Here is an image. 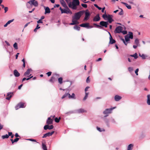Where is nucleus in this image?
I'll return each mask as SVG.
<instances>
[{"label": "nucleus", "instance_id": "f257e3e1", "mask_svg": "<svg viewBox=\"0 0 150 150\" xmlns=\"http://www.w3.org/2000/svg\"><path fill=\"white\" fill-rule=\"evenodd\" d=\"M83 14V12L82 11H80L75 13L74 16L72 17V23H69V25H72L79 24V23L78 20Z\"/></svg>", "mask_w": 150, "mask_h": 150}, {"label": "nucleus", "instance_id": "f03ea898", "mask_svg": "<svg viewBox=\"0 0 150 150\" xmlns=\"http://www.w3.org/2000/svg\"><path fill=\"white\" fill-rule=\"evenodd\" d=\"M133 34L131 32H129V34L125 36V40L122 38H120V40L123 42L124 44L127 46L128 43H129V41L130 39L133 38Z\"/></svg>", "mask_w": 150, "mask_h": 150}, {"label": "nucleus", "instance_id": "7ed1b4c3", "mask_svg": "<svg viewBox=\"0 0 150 150\" xmlns=\"http://www.w3.org/2000/svg\"><path fill=\"white\" fill-rule=\"evenodd\" d=\"M80 2L79 0H73L72 2H70L68 5L69 7L73 9H76V6L79 5Z\"/></svg>", "mask_w": 150, "mask_h": 150}, {"label": "nucleus", "instance_id": "20e7f679", "mask_svg": "<svg viewBox=\"0 0 150 150\" xmlns=\"http://www.w3.org/2000/svg\"><path fill=\"white\" fill-rule=\"evenodd\" d=\"M38 4V2L35 0H30L27 2L26 5L27 7L28 8H32V6L33 5L35 7H37Z\"/></svg>", "mask_w": 150, "mask_h": 150}, {"label": "nucleus", "instance_id": "39448f33", "mask_svg": "<svg viewBox=\"0 0 150 150\" xmlns=\"http://www.w3.org/2000/svg\"><path fill=\"white\" fill-rule=\"evenodd\" d=\"M102 17L105 20H108L109 23H111L113 21L112 19L113 16L111 15H107L105 11L104 14L103 15Z\"/></svg>", "mask_w": 150, "mask_h": 150}, {"label": "nucleus", "instance_id": "423d86ee", "mask_svg": "<svg viewBox=\"0 0 150 150\" xmlns=\"http://www.w3.org/2000/svg\"><path fill=\"white\" fill-rule=\"evenodd\" d=\"M66 9H63V10L61 13H66L67 14H69L70 15L72 14V12L67 6V7H65Z\"/></svg>", "mask_w": 150, "mask_h": 150}, {"label": "nucleus", "instance_id": "0eeeda50", "mask_svg": "<svg viewBox=\"0 0 150 150\" xmlns=\"http://www.w3.org/2000/svg\"><path fill=\"white\" fill-rule=\"evenodd\" d=\"M115 108V107H114L112 108L106 109L103 112V113L105 115H106V116H108L107 114L111 113L112 112V110Z\"/></svg>", "mask_w": 150, "mask_h": 150}, {"label": "nucleus", "instance_id": "6e6552de", "mask_svg": "<svg viewBox=\"0 0 150 150\" xmlns=\"http://www.w3.org/2000/svg\"><path fill=\"white\" fill-rule=\"evenodd\" d=\"M80 26L81 27L87 28H91L93 27L92 26H90L88 23H83L80 25Z\"/></svg>", "mask_w": 150, "mask_h": 150}, {"label": "nucleus", "instance_id": "1a4fd4ad", "mask_svg": "<svg viewBox=\"0 0 150 150\" xmlns=\"http://www.w3.org/2000/svg\"><path fill=\"white\" fill-rule=\"evenodd\" d=\"M85 16L83 19L84 21H86L88 20L89 18L90 15L89 12L87 10L85 12Z\"/></svg>", "mask_w": 150, "mask_h": 150}, {"label": "nucleus", "instance_id": "9d476101", "mask_svg": "<svg viewBox=\"0 0 150 150\" xmlns=\"http://www.w3.org/2000/svg\"><path fill=\"white\" fill-rule=\"evenodd\" d=\"M122 28L121 26H118L116 28L115 30V33H121L122 30Z\"/></svg>", "mask_w": 150, "mask_h": 150}, {"label": "nucleus", "instance_id": "9b49d317", "mask_svg": "<svg viewBox=\"0 0 150 150\" xmlns=\"http://www.w3.org/2000/svg\"><path fill=\"white\" fill-rule=\"evenodd\" d=\"M24 106V104L23 103H18L15 109L17 110L21 108H23L25 107Z\"/></svg>", "mask_w": 150, "mask_h": 150}, {"label": "nucleus", "instance_id": "f8f14e48", "mask_svg": "<svg viewBox=\"0 0 150 150\" xmlns=\"http://www.w3.org/2000/svg\"><path fill=\"white\" fill-rule=\"evenodd\" d=\"M54 116H51L50 117H49L48 118L47 120V123L48 125H50L52 124L53 120L51 118V117H52L54 118Z\"/></svg>", "mask_w": 150, "mask_h": 150}, {"label": "nucleus", "instance_id": "ddd939ff", "mask_svg": "<svg viewBox=\"0 0 150 150\" xmlns=\"http://www.w3.org/2000/svg\"><path fill=\"white\" fill-rule=\"evenodd\" d=\"M108 24V22H107L102 21L100 22V25L103 26H104L105 28H107V27Z\"/></svg>", "mask_w": 150, "mask_h": 150}, {"label": "nucleus", "instance_id": "4468645a", "mask_svg": "<svg viewBox=\"0 0 150 150\" xmlns=\"http://www.w3.org/2000/svg\"><path fill=\"white\" fill-rule=\"evenodd\" d=\"M54 133V131H52L51 132H48L47 133L44 135L42 137L45 138L47 136H51Z\"/></svg>", "mask_w": 150, "mask_h": 150}, {"label": "nucleus", "instance_id": "2eb2a0df", "mask_svg": "<svg viewBox=\"0 0 150 150\" xmlns=\"http://www.w3.org/2000/svg\"><path fill=\"white\" fill-rule=\"evenodd\" d=\"M110 34V43L111 44H113L115 42V40L113 39L110 33H109Z\"/></svg>", "mask_w": 150, "mask_h": 150}, {"label": "nucleus", "instance_id": "dca6fc26", "mask_svg": "<svg viewBox=\"0 0 150 150\" xmlns=\"http://www.w3.org/2000/svg\"><path fill=\"white\" fill-rule=\"evenodd\" d=\"M122 98L121 96L116 95L115 96V100L116 101H117L121 99Z\"/></svg>", "mask_w": 150, "mask_h": 150}, {"label": "nucleus", "instance_id": "f3484780", "mask_svg": "<svg viewBox=\"0 0 150 150\" xmlns=\"http://www.w3.org/2000/svg\"><path fill=\"white\" fill-rule=\"evenodd\" d=\"M100 19V17L99 15H97L96 16L93 18V21H99Z\"/></svg>", "mask_w": 150, "mask_h": 150}, {"label": "nucleus", "instance_id": "a211bd4d", "mask_svg": "<svg viewBox=\"0 0 150 150\" xmlns=\"http://www.w3.org/2000/svg\"><path fill=\"white\" fill-rule=\"evenodd\" d=\"M147 103L149 105H150V94L147 96Z\"/></svg>", "mask_w": 150, "mask_h": 150}, {"label": "nucleus", "instance_id": "6ab92c4d", "mask_svg": "<svg viewBox=\"0 0 150 150\" xmlns=\"http://www.w3.org/2000/svg\"><path fill=\"white\" fill-rule=\"evenodd\" d=\"M50 11L49 8L48 7H46L45 8V14L47 13H50Z\"/></svg>", "mask_w": 150, "mask_h": 150}, {"label": "nucleus", "instance_id": "aec40b11", "mask_svg": "<svg viewBox=\"0 0 150 150\" xmlns=\"http://www.w3.org/2000/svg\"><path fill=\"white\" fill-rule=\"evenodd\" d=\"M12 96V94H11V93H8L6 99L7 100H9Z\"/></svg>", "mask_w": 150, "mask_h": 150}, {"label": "nucleus", "instance_id": "412c9836", "mask_svg": "<svg viewBox=\"0 0 150 150\" xmlns=\"http://www.w3.org/2000/svg\"><path fill=\"white\" fill-rule=\"evenodd\" d=\"M134 43L135 45L138 46L139 47L140 46L139 40L137 38H136L135 39Z\"/></svg>", "mask_w": 150, "mask_h": 150}, {"label": "nucleus", "instance_id": "4be33fe9", "mask_svg": "<svg viewBox=\"0 0 150 150\" xmlns=\"http://www.w3.org/2000/svg\"><path fill=\"white\" fill-rule=\"evenodd\" d=\"M121 3L124 4L128 9H131V6L128 5L127 3L123 2H122Z\"/></svg>", "mask_w": 150, "mask_h": 150}, {"label": "nucleus", "instance_id": "5701e85b", "mask_svg": "<svg viewBox=\"0 0 150 150\" xmlns=\"http://www.w3.org/2000/svg\"><path fill=\"white\" fill-rule=\"evenodd\" d=\"M60 2L62 6L64 7H67V6L66 3L64 2V1L63 0H62Z\"/></svg>", "mask_w": 150, "mask_h": 150}, {"label": "nucleus", "instance_id": "b1692460", "mask_svg": "<svg viewBox=\"0 0 150 150\" xmlns=\"http://www.w3.org/2000/svg\"><path fill=\"white\" fill-rule=\"evenodd\" d=\"M32 71V70L30 69H28L26 71L24 75L25 76H27L29 75L30 73V72Z\"/></svg>", "mask_w": 150, "mask_h": 150}, {"label": "nucleus", "instance_id": "393cba45", "mask_svg": "<svg viewBox=\"0 0 150 150\" xmlns=\"http://www.w3.org/2000/svg\"><path fill=\"white\" fill-rule=\"evenodd\" d=\"M14 74L15 76H20V74L18 71L16 70L14 71Z\"/></svg>", "mask_w": 150, "mask_h": 150}, {"label": "nucleus", "instance_id": "a878e982", "mask_svg": "<svg viewBox=\"0 0 150 150\" xmlns=\"http://www.w3.org/2000/svg\"><path fill=\"white\" fill-rule=\"evenodd\" d=\"M68 97L69 98L75 99V94L74 93H73L71 96L69 93Z\"/></svg>", "mask_w": 150, "mask_h": 150}, {"label": "nucleus", "instance_id": "bb28decb", "mask_svg": "<svg viewBox=\"0 0 150 150\" xmlns=\"http://www.w3.org/2000/svg\"><path fill=\"white\" fill-rule=\"evenodd\" d=\"M139 56L143 59H146V57H147V56L146 55L144 54H142L141 55V54H139Z\"/></svg>", "mask_w": 150, "mask_h": 150}, {"label": "nucleus", "instance_id": "cd10ccee", "mask_svg": "<svg viewBox=\"0 0 150 150\" xmlns=\"http://www.w3.org/2000/svg\"><path fill=\"white\" fill-rule=\"evenodd\" d=\"M133 147V145L132 144H129L128 146L127 150H132Z\"/></svg>", "mask_w": 150, "mask_h": 150}, {"label": "nucleus", "instance_id": "c85d7f7f", "mask_svg": "<svg viewBox=\"0 0 150 150\" xmlns=\"http://www.w3.org/2000/svg\"><path fill=\"white\" fill-rule=\"evenodd\" d=\"M130 56L131 57H134L135 59H137L138 57L137 53H135L134 54H131Z\"/></svg>", "mask_w": 150, "mask_h": 150}, {"label": "nucleus", "instance_id": "c756f323", "mask_svg": "<svg viewBox=\"0 0 150 150\" xmlns=\"http://www.w3.org/2000/svg\"><path fill=\"white\" fill-rule=\"evenodd\" d=\"M19 139L18 138H16L14 140L12 139H11V140L12 144L14 142H17L19 140Z\"/></svg>", "mask_w": 150, "mask_h": 150}, {"label": "nucleus", "instance_id": "7c9ffc66", "mask_svg": "<svg viewBox=\"0 0 150 150\" xmlns=\"http://www.w3.org/2000/svg\"><path fill=\"white\" fill-rule=\"evenodd\" d=\"M74 29L75 30H79L80 29V28L79 26H75L74 27Z\"/></svg>", "mask_w": 150, "mask_h": 150}, {"label": "nucleus", "instance_id": "2f4dec72", "mask_svg": "<svg viewBox=\"0 0 150 150\" xmlns=\"http://www.w3.org/2000/svg\"><path fill=\"white\" fill-rule=\"evenodd\" d=\"M9 137V135H8L7 134H6L5 135H3L2 136V138L3 139H4L6 138H7Z\"/></svg>", "mask_w": 150, "mask_h": 150}, {"label": "nucleus", "instance_id": "473e14b6", "mask_svg": "<svg viewBox=\"0 0 150 150\" xmlns=\"http://www.w3.org/2000/svg\"><path fill=\"white\" fill-rule=\"evenodd\" d=\"M42 149L44 150H47V147H46V145L45 144H42Z\"/></svg>", "mask_w": 150, "mask_h": 150}, {"label": "nucleus", "instance_id": "72a5a7b5", "mask_svg": "<svg viewBox=\"0 0 150 150\" xmlns=\"http://www.w3.org/2000/svg\"><path fill=\"white\" fill-rule=\"evenodd\" d=\"M13 47L16 49H18V45L17 43L15 42L13 45Z\"/></svg>", "mask_w": 150, "mask_h": 150}, {"label": "nucleus", "instance_id": "f704fd0d", "mask_svg": "<svg viewBox=\"0 0 150 150\" xmlns=\"http://www.w3.org/2000/svg\"><path fill=\"white\" fill-rule=\"evenodd\" d=\"M86 112L85 110H84L83 109H79L78 110V112L79 113L83 112Z\"/></svg>", "mask_w": 150, "mask_h": 150}, {"label": "nucleus", "instance_id": "c9c22d12", "mask_svg": "<svg viewBox=\"0 0 150 150\" xmlns=\"http://www.w3.org/2000/svg\"><path fill=\"white\" fill-rule=\"evenodd\" d=\"M60 119L61 118L60 117H59V118L56 117L55 119V121L56 122H59Z\"/></svg>", "mask_w": 150, "mask_h": 150}, {"label": "nucleus", "instance_id": "e433bc0d", "mask_svg": "<svg viewBox=\"0 0 150 150\" xmlns=\"http://www.w3.org/2000/svg\"><path fill=\"white\" fill-rule=\"evenodd\" d=\"M88 93L86 92L85 93V96L83 98V100H85L87 98L88 95Z\"/></svg>", "mask_w": 150, "mask_h": 150}, {"label": "nucleus", "instance_id": "4c0bfd02", "mask_svg": "<svg viewBox=\"0 0 150 150\" xmlns=\"http://www.w3.org/2000/svg\"><path fill=\"white\" fill-rule=\"evenodd\" d=\"M62 78L60 77V78H59L58 81H59V83L60 84H61L62 83Z\"/></svg>", "mask_w": 150, "mask_h": 150}, {"label": "nucleus", "instance_id": "58836bf2", "mask_svg": "<svg viewBox=\"0 0 150 150\" xmlns=\"http://www.w3.org/2000/svg\"><path fill=\"white\" fill-rule=\"evenodd\" d=\"M14 19H11V20L8 21L7 23V24H9L13 22L14 21Z\"/></svg>", "mask_w": 150, "mask_h": 150}, {"label": "nucleus", "instance_id": "ea45409f", "mask_svg": "<svg viewBox=\"0 0 150 150\" xmlns=\"http://www.w3.org/2000/svg\"><path fill=\"white\" fill-rule=\"evenodd\" d=\"M94 6L95 7L98 8L99 10H100L102 9V8L101 7H99L97 4H94Z\"/></svg>", "mask_w": 150, "mask_h": 150}, {"label": "nucleus", "instance_id": "a19ab883", "mask_svg": "<svg viewBox=\"0 0 150 150\" xmlns=\"http://www.w3.org/2000/svg\"><path fill=\"white\" fill-rule=\"evenodd\" d=\"M128 70L130 72H131L133 70V68L131 67H129L128 68Z\"/></svg>", "mask_w": 150, "mask_h": 150}, {"label": "nucleus", "instance_id": "79ce46f5", "mask_svg": "<svg viewBox=\"0 0 150 150\" xmlns=\"http://www.w3.org/2000/svg\"><path fill=\"white\" fill-rule=\"evenodd\" d=\"M97 129L98 131H99V132H101L102 131H105L104 129H102V130H101V129H100V128L98 127H97Z\"/></svg>", "mask_w": 150, "mask_h": 150}, {"label": "nucleus", "instance_id": "37998d69", "mask_svg": "<svg viewBox=\"0 0 150 150\" xmlns=\"http://www.w3.org/2000/svg\"><path fill=\"white\" fill-rule=\"evenodd\" d=\"M48 125H45L44 127V129L45 130H47L48 129Z\"/></svg>", "mask_w": 150, "mask_h": 150}, {"label": "nucleus", "instance_id": "c03bdc74", "mask_svg": "<svg viewBox=\"0 0 150 150\" xmlns=\"http://www.w3.org/2000/svg\"><path fill=\"white\" fill-rule=\"evenodd\" d=\"M68 94H69V93H68L65 94L64 95H63L62 96V98L63 99V98H65L67 96H68Z\"/></svg>", "mask_w": 150, "mask_h": 150}, {"label": "nucleus", "instance_id": "a18cd8bd", "mask_svg": "<svg viewBox=\"0 0 150 150\" xmlns=\"http://www.w3.org/2000/svg\"><path fill=\"white\" fill-rule=\"evenodd\" d=\"M81 6L84 8H86L87 7V5L86 4H81Z\"/></svg>", "mask_w": 150, "mask_h": 150}, {"label": "nucleus", "instance_id": "49530a36", "mask_svg": "<svg viewBox=\"0 0 150 150\" xmlns=\"http://www.w3.org/2000/svg\"><path fill=\"white\" fill-rule=\"evenodd\" d=\"M128 2L132 4H134V2L132 0H130L128 1Z\"/></svg>", "mask_w": 150, "mask_h": 150}, {"label": "nucleus", "instance_id": "de8ad7c7", "mask_svg": "<svg viewBox=\"0 0 150 150\" xmlns=\"http://www.w3.org/2000/svg\"><path fill=\"white\" fill-rule=\"evenodd\" d=\"M48 129H51L53 128V126L52 125H51L50 126L48 125Z\"/></svg>", "mask_w": 150, "mask_h": 150}, {"label": "nucleus", "instance_id": "09e8293b", "mask_svg": "<svg viewBox=\"0 0 150 150\" xmlns=\"http://www.w3.org/2000/svg\"><path fill=\"white\" fill-rule=\"evenodd\" d=\"M27 140L32 142H36V141L35 140L32 139H27Z\"/></svg>", "mask_w": 150, "mask_h": 150}, {"label": "nucleus", "instance_id": "8fccbe9b", "mask_svg": "<svg viewBox=\"0 0 150 150\" xmlns=\"http://www.w3.org/2000/svg\"><path fill=\"white\" fill-rule=\"evenodd\" d=\"M138 71H139V69L137 68L136 69V70L135 71V73L136 74V75L137 76L138 75Z\"/></svg>", "mask_w": 150, "mask_h": 150}, {"label": "nucleus", "instance_id": "3c124183", "mask_svg": "<svg viewBox=\"0 0 150 150\" xmlns=\"http://www.w3.org/2000/svg\"><path fill=\"white\" fill-rule=\"evenodd\" d=\"M8 10V8L7 7H5L4 8V10L5 11V13H6Z\"/></svg>", "mask_w": 150, "mask_h": 150}, {"label": "nucleus", "instance_id": "603ef678", "mask_svg": "<svg viewBox=\"0 0 150 150\" xmlns=\"http://www.w3.org/2000/svg\"><path fill=\"white\" fill-rule=\"evenodd\" d=\"M121 11L119 13V14L120 15H122L123 14V10L121 9Z\"/></svg>", "mask_w": 150, "mask_h": 150}, {"label": "nucleus", "instance_id": "864d4df0", "mask_svg": "<svg viewBox=\"0 0 150 150\" xmlns=\"http://www.w3.org/2000/svg\"><path fill=\"white\" fill-rule=\"evenodd\" d=\"M123 35H125L127 34V32L126 31H123L121 32Z\"/></svg>", "mask_w": 150, "mask_h": 150}, {"label": "nucleus", "instance_id": "5fc2aeb1", "mask_svg": "<svg viewBox=\"0 0 150 150\" xmlns=\"http://www.w3.org/2000/svg\"><path fill=\"white\" fill-rule=\"evenodd\" d=\"M51 74H52V72L50 71V72H48L47 73V76H50L51 75Z\"/></svg>", "mask_w": 150, "mask_h": 150}, {"label": "nucleus", "instance_id": "6e6d98bb", "mask_svg": "<svg viewBox=\"0 0 150 150\" xmlns=\"http://www.w3.org/2000/svg\"><path fill=\"white\" fill-rule=\"evenodd\" d=\"M37 23H42V20L40 19L38 21H37Z\"/></svg>", "mask_w": 150, "mask_h": 150}, {"label": "nucleus", "instance_id": "4d7b16f0", "mask_svg": "<svg viewBox=\"0 0 150 150\" xmlns=\"http://www.w3.org/2000/svg\"><path fill=\"white\" fill-rule=\"evenodd\" d=\"M54 78L53 77H51V79L50 80V82H52L54 80Z\"/></svg>", "mask_w": 150, "mask_h": 150}, {"label": "nucleus", "instance_id": "13d9d810", "mask_svg": "<svg viewBox=\"0 0 150 150\" xmlns=\"http://www.w3.org/2000/svg\"><path fill=\"white\" fill-rule=\"evenodd\" d=\"M86 82L87 83H89L90 82V80L89 79V76H88L87 79L86 80Z\"/></svg>", "mask_w": 150, "mask_h": 150}, {"label": "nucleus", "instance_id": "bf43d9fd", "mask_svg": "<svg viewBox=\"0 0 150 150\" xmlns=\"http://www.w3.org/2000/svg\"><path fill=\"white\" fill-rule=\"evenodd\" d=\"M137 47H139L138 46H137L136 45H133V47L134 49H136Z\"/></svg>", "mask_w": 150, "mask_h": 150}, {"label": "nucleus", "instance_id": "052dcab7", "mask_svg": "<svg viewBox=\"0 0 150 150\" xmlns=\"http://www.w3.org/2000/svg\"><path fill=\"white\" fill-rule=\"evenodd\" d=\"M89 88V86H87L86 87V88L85 89V91L86 92L87 91H88V89Z\"/></svg>", "mask_w": 150, "mask_h": 150}, {"label": "nucleus", "instance_id": "680f3d73", "mask_svg": "<svg viewBox=\"0 0 150 150\" xmlns=\"http://www.w3.org/2000/svg\"><path fill=\"white\" fill-rule=\"evenodd\" d=\"M66 2H67V4H69V2H70L71 1H70L71 0H65Z\"/></svg>", "mask_w": 150, "mask_h": 150}, {"label": "nucleus", "instance_id": "e2e57ef3", "mask_svg": "<svg viewBox=\"0 0 150 150\" xmlns=\"http://www.w3.org/2000/svg\"><path fill=\"white\" fill-rule=\"evenodd\" d=\"M105 9V7H104L103 8H102L101 11L103 13L104 12V11Z\"/></svg>", "mask_w": 150, "mask_h": 150}, {"label": "nucleus", "instance_id": "0e129e2a", "mask_svg": "<svg viewBox=\"0 0 150 150\" xmlns=\"http://www.w3.org/2000/svg\"><path fill=\"white\" fill-rule=\"evenodd\" d=\"M30 23H27L25 25H24V28H25Z\"/></svg>", "mask_w": 150, "mask_h": 150}, {"label": "nucleus", "instance_id": "69168bd1", "mask_svg": "<svg viewBox=\"0 0 150 150\" xmlns=\"http://www.w3.org/2000/svg\"><path fill=\"white\" fill-rule=\"evenodd\" d=\"M19 54V53H18L16 54V59H17V58H18V55Z\"/></svg>", "mask_w": 150, "mask_h": 150}, {"label": "nucleus", "instance_id": "338daca9", "mask_svg": "<svg viewBox=\"0 0 150 150\" xmlns=\"http://www.w3.org/2000/svg\"><path fill=\"white\" fill-rule=\"evenodd\" d=\"M22 86H23L22 84H21L18 87V89H20L21 88V87H22Z\"/></svg>", "mask_w": 150, "mask_h": 150}, {"label": "nucleus", "instance_id": "774afa93", "mask_svg": "<svg viewBox=\"0 0 150 150\" xmlns=\"http://www.w3.org/2000/svg\"><path fill=\"white\" fill-rule=\"evenodd\" d=\"M40 28V27L39 26V25L38 24H37V25L36 27V29H38Z\"/></svg>", "mask_w": 150, "mask_h": 150}]
</instances>
